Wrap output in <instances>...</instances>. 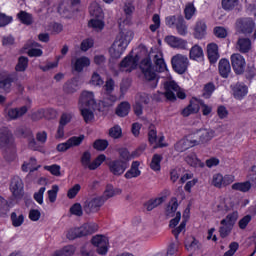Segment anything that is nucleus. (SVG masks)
<instances>
[{"label": "nucleus", "mask_w": 256, "mask_h": 256, "mask_svg": "<svg viewBox=\"0 0 256 256\" xmlns=\"http://www.w3.org/2000/svg\"><path fill=\"white\" fill-rule=\"evenodd\" d=\"M165 23L167 27H170V29L175 27L178 35H181V37H185L187 33H189V26H187L185 18L181 15L167 16Z\"/></svg>", "instance_id": "nucleus-5"}, {"label": "nucleus", "mask_w": 256, "mask_h": 256, "mask_svg": "<svg viewBox=\"0 0 256 256\" xmlns=\"http://www.w3.org/2000/svg\"><path fill=\"white\" fill-rule=\"evenodd\" d=\"M240 53H249L251 51V39L239 38L237 42Z\"/></svg>", "instance_id": "nucleus-45"}, {"label": "nucleus", "mask_w": 256, "mask_h": 256, "mask_svg": "<svg viewBox=\"0 0 256 256\" xmlns=\"http://www.w3.org/2000/svg\"><path fill=\"white\" fill-rule=\"evenodd\" d=\"M13 23V16H7V14L0 12V28L7 27Z\"/></svg>", "instance_id": "nucleus-61"}, {"label": "nucleus", "mask_w": 256, "mask_h": 256, "mask_svg": "<svg viewBox=\"0 0 256 256\" xmlns=\"http://www.w3.org/2000/svg\"><path fill=\"white\" fill-rule=\"evenodd\" d=\"M72 119H73V113L64 112L60 117L59 125H62L65 127L66 125H69V123H71Z\"/></svg>", "instance_id": "nucleus-63"}, {"label": "nucleus", "mask_w": 256, "mask_h": 256, "mask_svg": "<svg viewBox=\"0 0 256 256\" xmlns=\"http://www.w3.org/2000/svg\"><path fill=\"white\" fill-rule=\"evenodd\" d=\"M194 142L197 145H207L213 137H215V131L211 129H199L192 134Z\"/></svg>", "instance_id": "nucleus-10"}, {"label": "nucleus", "mask_w": 256, "mask_h": 256, "mask_svg": "<svg viewBox=\"0 0 256 256\" xmlns=\"http://www.w3.org/2000/svg\"><path fill=\"white\" fill-rule=\"evenodd\" d=\"M80 115L83 117L85 123H91L95 119V114L89 108H80Z\"/></svg>", "instance_id": "nucleus-48"}, {"label": "nucleus", "mask_w": 256, "mask_h": 256, "mask_svg": "<svg viewBox=\"0 0 256 256\" xmlns=\"http://www.w3.org/2000/svg\"><path fill=\"white\" fill-rule=\"evenodd\" d=\"M92 245L96 248L98 255L105 256L109 253V240L104 235H96L91 239Z\"/></svg>", "instance_id": "nucleus-11"}, {"label": "nucleus", "mask_w": 256, "mask_h": 256, "mask_svg": "<svg viewBox=\"0 0 256 256\" xmlns=\"http://www.w3.org/2000/svg\"><path fill=\"white\" fill-rule=\"evenodd\" d=\"M184 160L186 161L187 165H190V167H200L201 169L205 167V163L201 162L195 152L188 154Z\"/></svg>", "instance_id": "nucleus-29"}, {"label": "nucleus", "mask_w": 256, "mask_h": 256, "mask_svg": "<svg viewBox=\"0 0 256 256\" xmlns=\"http://www.w3.org/2000/svg\"><path fill=\"white\" fill-rule=\"evenodd\" d=\"M189 57L192 61H201L204 57L203 48L201 46L195 44L190 49Z\"/></svg>", "instance_id": "nucleus-31"}, {"label": "nucleus", "mask_w": 256, "mask_h": 256, "mask_svg": "<svg viewBox=\"0 0 256 256\" xmlns=\"http://www.w3.org/2000/svg\"><path fill=\"white\" fill-rule=\"evenodd\" d=\"M140 69L144 75L146 81H155L157 79V74L155 73V67L151 58H145L141 61Z\"/></svg>", "instance_id": "nucleus-13"}, {"label": "nucleus", "mask_w": 256, "mask_h": 256, "mask_svg": "<svg viewBox=\"0 0 256 256\" xmlns=\"http://www.w3.org/2000/svg\"><path fill=\"white\" fill-rule=\"evenodd\" d=\"M108 135L112 139H121V137L123 136V129H121V126L119 125H114L112 128L109 129Z\"/></svg>", "instance_id": "nucleus-50"}, {"label": "nucleus", "mask_w": 256, "mask_h": 256, "mask_svg": "<svg viewBox=\"0 0 256 256\" xmlns=\"http://www.w3.org/2000/svg\"><path fill=\"white\" fill-rule=\"evenodd\" d=\"M164 89L165 92L164 93H159L158 96H155L156 101H161V97H165L168 101H177V97L178 99H187V94L180 90L181 88L179 87V85L177 84V82H175V80L172 81H166L164 83ZM176 93V95H175Z\"/></svg>", "instance_id": "nucleus-3"}, {"label": "nucleus", "mask_w": 256, "mask_h": 256, "mask_svg": "<svg viewBox=\"0 0 256 256\" xmlns=\"http://www.w3.org/2000/svg\"><path fill=\"white\" fill-rule=\"evenodd\" d=\"M18 80L17 73H10L0 80V89L4 93H9L13 83Z\"/></svg>", "instance_id": "nucleus-21"}, {"label": "nucleus", "mask_w": 256, "mask_h": 256, "mask_svg": "<svg viewBox=\"0 0 256 256\" xmlns=\"http://www.w3.org/2000/svg\"><path fill=\"white\" fill-rule=\"evenodd\" d=\"M106 201L107 199H105V196H97L90 200H86L83 206L84 212L86 213V215L99 213V211H101V207L105 205Z\"/></svg>", "instance_id": "nucleus-8"}, {"label": "nucleus", "mask_w": 256, "mask_h": 256, "mask_svg": "<svg viewBox=\"0 0 256 256\" xmlns=\"http://www.w3.org/2000/svg\"><path fill=\"white\" fill-rule=\"evenodd\" d=\"M91 65V60L87 56H82L77 58L74 63V71L81 73L84 67H89Z\"/></svg>", "instance_id": "nucleus-33"}, {"label": "nucleus", "mask_w": 256, "mask_h": 256, "mask_svg": "<svg viewBox=\"0 0 256 256\" xmlns=\"http://www.w3.org/2000/svg\"><path fill=\"white\" fill-rule=\"evenodd\" d=\"M27 111V106H22L20 108H11L8 110V117L13 120L19 119V117H23V115H25Z\"/></svg>", "instance_id": "nucleus-39"}, {"label": "nucleus", "mask_w": 256, "mask_h": 256, "mask_svg": "<svg viewBox=\"0 0 256 256\" xmlns=\"http://www.w3.org/2000/svg\"><path fill=\"white\" fill-rule=\"evenodd\" d=\"M95 100H93V92L83 91L79 98L80 105L89 107Z\"/></svg>", "instance_id": "nucleus-42"}, {"label": "nucleus", "mask_w": 256, "mask_h": 256, "mask_svg": "<svg viewBox=\"0 0 256 256\" xmlns=\"http://www.w3.org/2000/svg\"><path fill=\"white\" fill-rule=\"evenodd\" d=\"M104 18H92L88 21L89 29H94V31H103L105 29Z\"/></svg>", "instance_id": "nucleus-38"}, {"label": "nucleus", "mask_w": 256, "mask_h": 256, "mask_svg": "<svg viewBox=\"0 0 256 256\" xmlns=\"http://www.w3.org/2000/svg\"><path fill=\"white\" fill-rule=\"evenodd\" d=\"M185 248L187 251H197V249H201V244L199 243V240L192 237L191 241L188 240L185 242Z\"/></svg>", "instance_id": "nucleus-54"}, {"label": "nucleus", "mask_w": 256, "mask_h": 256, "mask_svg": "<svg viewBox=\"0 0 256 256\" xmlns=\"http://www.w3.org/2000/svg\"><path fill=\"white\" fill-rule=\"evenodd\" d=\"M178 208H179V202L177 200V197L171 198L165 210L166 217H175V213L177 212Z\"/></svg>", "instance_id": "nucleus-34"}, {"label": "nucleus", "mask_w": 256, "mask_h": 256, "mask_svg": "<svg viewBox=\"0 0 256 256\" xmlns=\"http://www.w3.org/2000/svg\"><path fill=\"white\" fill-rule=\"evenodd\" d=\"M230 61L235 75H243L245 73V68L247 67L245 57H243L239 53L232 54L230 57Z\"/></svg>", "instance_id": "nucleus-12"}, {"label": "nucleus", "mask_w": 256, "mask_h": 256, "mask_svg": "<svg viewBox=\"0 0 256 256\" xmlns=\"http://www.w3.org/2000/svg\"><path fill=\"white\" fill-rule=\"evenodd\" d=\"M77 248L74 245H66L62 249L57 250L60 256H73Z\"/></svg>", "instance_id": "nucleus-51"}, {"label": "nucleus", "mask_w": 256, "mask_h": 256, "mask_svg": "<svg viewBox=\"0 0 256 256\" xmlns=\"http://www.w3.org/2000/svg\"><path fill=\"white\" fill-rule=\"evenodd\" d=\"M135 67H137V60L131 54L125 56L119 64V71L125 73H131L134 71Z\"/></svg>", "instance_id": "nucleus-19"}, {"label": "nucleus", "mask_w": 256, "mask_h": 256, "mask_svg": "<svg viewBox=\"0 0 256 256\" xmlns=\"http://www.w3.org/2000/svg\"><path fill=\"white\" fill-rule=\"evenodd\" d=\"M194 101H196L198 106L200 105V107L202 108V115H204V117H207V115H211V113L213 111V107L205 104V100L199 99V98H194Z\"/></svg>", "instance_id": "nucleus-47"}, {"label": "nucleus", "mask_w": 256, "mask_h": 256, "mask_svg": "<svg viewBox=\"0 0 256 256\" xmlns=\"http://www.w3.org/2000/svg\"><path fill=\"white\" fill-rule=\"evenodd\" d=\"M99 230V226L95 223H85L81 227L71 228L68 230L66 237L69 241H75L81 237H87V235H93Z\"/></svg>", "instance_id": "nucleus-4"}, {"label": "nucleus", "mask_w": 256, "mask_h": 256, "mask_svg": "<svg viewBox=\"0 0 256 256\" xmlns=\"http://www.w3.org/2000/svg\"><path fill=\"white\" fill-rule=\"evenodd\" d=\"M71 215H76V217H83V206L80 203H75L70 207Z\"/></svg>", "instance_id": "nucleus-62"}, {"label": "nucleus", "mask_w": 256, "mask_h": 256, "mask_svg": "<svg viewBox=\"0 0 256 256\" xmlns=\"http://www.w3.org/2000/svg\"><path fill=\"white\" fill-rule=\"evenodd\" d=\"M216 89H217V87L215 86V83H213V82L206 83L202 89L203 99H211V97H213V93H215Z\"/></svg>", "instance_id": "nucleus-41"}, {"label": "nucleus", "mask_w": 256, "mask_h": 256, "mask_svg": "<svg viewBox=\"0 0 256 256\" xmlns=\"http://www.w3.org/2000/svg\"><path fill=\"white\" fill-rule=\"evenodd\" d=\"M28 67H29V58L27 56H20L15 66V71L17 73H25Z\"/></svg>", "instance_id": "nucleus-40"}, {"label": "nucleus", "mask_w": 256, "mask_h": 256, "mask_svg": "<svg viewBox=\"0 0 256 256\" xmlns=\"http://www.w3.org/2000/svg\"><path fill=\"white\" fill-rule=\"evenodd\" d=\"M78 87H79V78L74 77V78L68 80L64 84L63 91H64V93H67V94L75 93V91H77Z\"/></svg>", "instance_id": "nucleus-30"}, {"label": "nucleus", "mask_w": 256, "mask_h": 256, "mask_svg": "<svg viewBox=\"0 0 256 256\" xmlns=\"http://www.w3.org/2000/svg\"><path fill=\"white\" fill-rule=\"evenodd\" d=\"M233 183V176L225 175L221 173H216L212 176L211 185L216 187V189H223V187H227Z\"/></svg>", "instance_id": "nucleus-16"}, {"label": "nucleus", "mask_w": 256, "mask_h": 256, "mask_svg": "<svg viewBox=\"0 0 256 256\" xmlns=\"http://www.w3.org/2000/svg\"><path fill=\"white\" fill-rule=\"evenodd\" d=\"M0 147L1 149H12L9 155H5L6 161H15L17 159V151L15 150V138L13 132L7 127L0 129Z\"/></svg>", "instance_id": "nucleus-2"}, {"label": "nucleus", "mask_w": 256, "mask_h": 256, "mask_svg": "<svg viewBox=\"0 0 256 256\" xmlns=\"http://www.w3.org/2000/svg\"><path fill=\"white\" fill-rule=\"evenodd\" d=\"M134 34L132 31L128 30L126 32H120L119 36L112 44L109 49V53L112 59H120L121 55L125 53V49L129 47V43L133 41Z\"/></svg>", "instance_id": "nucleus-1"}, {"label": "nucleus", "mask_w": 256, "mask_h": 256, "mask_svg": "<svg viewBox=\"0 0 256 256\" xmlns=\"http://www.w3.org/2000/svg\"><path fill=\"white\" fill-rule=\"evenodd\" d=\"M152 21L154 24H151L149 26V29L152 33H155L157 29L161 27V16H159V14H154L152 16Z\"/></svg>", "instance_id": "nucleus-58"}, {"label": "nucleus", "mask_w": 256, "mask_h": 256, "mask_svg": "<svg viewBox=\"0 0 256 256\" xmlns=\"http://www.w3.org/2000/svg\"><path fill=\"white\" fill-rule=\"evenodd\" d=\"M109 147V141L106 139H96L93 143V149L96 151H105Z\"/></svg>", "instance_id": "nucleus-53"}, {"label": "nucleus", "mask_w": 256, "mask_h": 256, "mask_svg": "<svg viewBox=\"0 0 256 256\" xmlns=\"http://www.w3.org/2000/svg\"><path fill=\"white\" fill-rule=\"evenodd\" d=\"M171 65L175 73L183 75L187 73V69H189V58L182 54H176L171 58Z\"/></svg>", "instance_id": "nucleus-9"}, {"label": "nucleus", "mask_w": 256, "mask_h": 256, "mask_svg": "<svg viewBox=\"0 0 256 256\" xmlns=\"http://www.w3.org/2000/svg\"><path fill=\"white\" fill-rule=\"evenodd\" d=\"M108 169L109 172L114 175V177H121L125 171H127L128 164L127 162L121 160V159H116L108 162Z\"/></svg>", "instance_id": "nucleus-14"}, {"label": "nucleus", "mask_w": 256, "mask_h": 256, "mask_svg": "<svg viewBox=\"0 0 256 256\" xmlns=\"http://www.w3.org/2000/svg\"><path fill=\"white\" fill-rule=\"evenodd\" d=\"M10 219L12 221L13 227H21L23 223H25V216H23V214L17 216V213L12 212Z\"/></svg>", "instance_id": "nucleus-49"}, {"label": "nucleus", "mask_w": 256, "mask_h": 256, "mask_svg": "<svg viewBox=\"0 0 256 256\" xmlns=\"http://www.w3.org/2000/svg\"><path fill=\"white\" fill-rule=\"evenodd\" d=\"M161 161H163V155L154 154L150 163V169L152 171H161Z\"/></svg>", "instance_id": "nucleus-46"}, {"label": "nucleus", "mask_w": 256, "mask_h": 256, "mask_svg": "<svg viewBox=\"0 0 256 256\" xmlns=\"http://www.w3.org/2000/svg\"><path fill=\"white\" fill-rule=\"evenodd\" d=\"M218 73L222 79H229V75H231V62H229V59L222 58L219 60Z\"/></svg>", "instance_id": "nucleus-22"}, {"label": "nucleus", "mask_w": 256, "mask_h": 256, "mask_svg": "<svg viewBox=\"0 0 256 256\" xmlns=\"http://www.w3.org/2000/svg\"><path fill=\"white\" fill-rule=\"evenodd\" d=\"M237 219H239V212L234 211L232 213H229L225 219H222L220 221V225H230L233 227L235 223H237Z\"/></svg>", "instance_id": "nucleus-44"}, {"label": "nucleus", "mask_w": 256, "mask_h": 256, "mask_svg": "<svg viewBox=\"0 0 256 256\" xmlns=\"http://www.w3.org/2000/svg\"><path fill=\"white\" fill-rule=\"evenodd\" d=\"M251 181L247 180L245 182H236L232 184L231 189L233 191H240L241 193H249L251 191Z\"/></svg>", "instance_id": "nucleus-35"}, {"label": "nucleus", "mask_w": 256, "mask_h": 256, "mask_svg": "<svg viewBox=\"0 0 256 256\" xmlns=\"http://www.w3.org/2000/svg\"><path fill=\"white\" fill-rule=\"evenodd\" d=\"M18 21L22 23V25H33V14L28 13L27 11L21 10L17 15H16Z\"/></svg>", "instance_id": "nucleus-36"}, {"label": "nucleus", "mask_w": 256, "mask_h": 256, "mask_svg": "<svg viewBox=\"0 0 256 256\" xmlns=\"http://www.w3.org/2000/svg\"><path fill=\"white\" fill-rule=\"evenodd\" d=\"M165 41L174 49H187V40L176 36H166Z\"/></svg>", "instance_id": "nucleus-24"}, {"label": "nucleus", "mask_w": 256, "mask_h": 256, "mask_svg": "<svg viewBox=\"0 0 256 256\" xmlns=\"http://www.w3.org/2000/svg\"><path fill=\"white\" fill-rule=\"evenodd\" d=\"M135 102L139 103L140 105H149L151 98H149V94L140 92L137 94Z\"/></svg>", "instance_id": "nucleus-56"}, {"label": "nucleus", "mask_w": 256, "mask_h": 256, "mask_svg": "<svg viewBox=\"0 0 256 256\" xmlns=\"http://www.w3.org/2000/svg\"><path fill=\"white\" fill-rule=\"evenodd\" d=\"M221 225L222 226H220L219 228L220 237L222 239H225V237H229V234L231 233L233 226L229 224H221Z\"/></svg>", "instance_id": "nucleus-60"}, {"label": "nucleus", "mask_w": 256, "mask_h": 256, "mask_svg": "<svg viewBox=\"0 0 256 256\" xmlns=\"http://www.w3.org/2000/svg\"><path fill=\"white\" fill-rule=\"evenodd\" d=\"M155 71L157 73H165L167 71V63H165V59L162 54H156L153 58Z\"/></svg>", "instance_id": "nucleus-28"}, {"label": "nucleus", "mask_w": 256, "mask_h": 256, "mask_svg": "<svg viewBox=\"0 0 256 256\" xmlns=\"http://www.w3.org/2000/svg\"><path fill=\"white\" fill-rule=\"evenodd\" d=\"M191 147H197V143L195 142L193 134H190L187 137L182 138L174 145V149L178 153H184V151H187V149H191Z\"/></svg>", "instance_id": "nucleus-17"}, {"label": "nucleus", "mask_w": 256, "mask_h": 256, "mask_svg": "<svg viewBox=\"0 0 256 256\" xmlns=\"http://www.w3.org/2000/svg\"><path fill=\"white\" fill-rule=\"evenodd\" d=\"M140 165L141 162L133 161L130 169L124 174L125 179H137V177H141Z\"/></svg>", "instance_id": "nucleus-25"}, {"label": "nucleus", "mask_w": 256, "mask_h": 256, "mask_svg": "<svg viewBox=\"0 0 256 256\" xmlns=\"http://www.w3.org/2000/svg\"><path fill=\"white\" fill-rule=\"evenodd\" d=\"M189 219V215L183 214V221L180 225L172 230V235H174L176 241L179 240V235L185 231V227H187V220Z\"/></svg>", "instance_id": "nucleus-43"}, {"label": "nucleus", "mask_w": 256, "mask_h": 256, "mask_svg": "<svg viewBox=\"0 0 256 256\" xmlns=\"http://www.w3.org/2000/svg\"><path fill=\"white\" fill-rule=\"evenodd\" d=\"M234 99L237 101H243L249 94V87L245 82H237L230 86Z\"/></svg>", "instance_id": "nucleus-15"}, {"label": "nucleus", "mask_w": 256, "mask_h": 256, "mask_svg": "<svg viewBox=\"0 0 256 256\" xmlns=\"http://www.w3.org/2000/svg\"><path fill=\"white\" fill-rule=\"evenodd\" d=\"M179 247L175 243H171L167 249V256H180Z\"/></svg>", "instance_id": "nucleus-64"}, {"label": "nucleus", "mask_w": 256, "mask_h": 256, "mask_svg": "<svg viewBox=\"0 0 256 256\" xmlns=\"http://www.w3.org/2000/svg\"><path fill=\"white\" fill-rule=\"evenodd\" d=\"M59 193V186L53 185L51 190L47 191L48 200L50 203H55L57 201V194Z\"/></svg>", "instance_id": "nucleus-59"}, {"label": "nucleus", "mask_w": 256, "mask_h": 256, "mask_svg": "<svg viewBox=\"0 0 256 256\" xmlns=\"http://www.w3.org/2000/svg\"><path fill=\"white\" fill-rule=\"evenodd\" d=\"M236 33L249 37L255 31V20L251 17H241L235 23Z\"/></svg>", "instance_id": "nucleus-7"}, {"label": "nucleus", "mask_w": 256, "mask_h": 256, "mask_svg": "<svg viewBox=\"0 0 256 256\" xmlns=\"http://www.w3.org/2000/svg\"><path fill=\"white\" fill-rule=\"evenodd\" d=\"M165 202V197L152 198L144 203L146 211H153V209L159 207V205Z\"/></svg>", "instance_id": "nucleus-37"}, {"label": "nucleus", "mask_w": 256, "mask_h": 256, "mask_svg": "<svg viewBox=\"0 0 256 256\" xmlns=\"http://www.w3.org/2000/svg\"><path fill=\"white\" fill-rule=\"evenodd\" d=\"M207 35V23L205 20H198L194 26V32L193 36L194 39H205V36Z\"/></svg>", "instance_id": "nucleus-23"}, {"label": "nucleus", "mask_w": 256, "mask_h": 256, "mask_svg": "<svg viewBox=\"0 0 256 256\" xmlns=\"http://www.w3.org/2000/svg\"><path fill=\"white\" fill-rule=\"evenodd\" d=\"M107 156L105 154L98 155L92 162H91V152L85 151L83 152L80 163L83 169H89V171H95L105 163Z\"/></svg>", "instance_id": "nucleus-6"}, {"label": "nucleus", "mask_w": 256, "mask_h": 256, "mask_svg": "<svg viewBox=\"0 0 256 256\" xmlns=\"http://www.w3.org/2000/svg\"><path fill=\"white\" fill-rule=\"evenodd\" d=\"M200 107L197 101H195V98L193 100L189 101V104L182 109L181 115L183 117H189V115H195L199 111Z\"/></svg>", "instance_id": "nucleus-26"}, {"label": "nucleus", "mask_w": 256, "mask_h": 256, "mask_svg": "<svg viewBox=\"0 0 256 256\" xmlns=\"http://www.w3.org/2000/svg\"><path fill=\"white\" fill-rule=\"evenodd\" d=\"M129 111H131V104L127 101H123L116 107L115 114L118 117H127Z\"/></svg>", "instance_id": "nucleus-32"}, {"label": "nucleus", "mask_w": 256, "mask_h": 256, "mask_svg": "<svg viewBox=\"0 0 256 256\" xmlns=\"http://www.w3.org/2000/svg\"><path fill=\"white\" fill-rule=\"evenodd\" d=\"M220 57L221 54H219V45H217L215 42L209 43L207 45V58L210 65H215V63L219 61Z\"/></svg>", "instance_id": "nucleus-20"}, {"label": "nucleus", "mask_w": 256, "mask_h": 256, "mask_svg": "<svg viewBox=\"0 0 256 256\" xmlns=\"http://www.w3.org/2000/svg\"><path fill=\"white\" fill-rule=\"evenodd\" d=\"M239 5V0H222V9L224 11H233Z\"/></svg>", "instance_id": "nucleus-55"}, {"label": "nucleus", "mask_w": 256, "mask_h": 256, "mask_svg": "<svg viewBox=\"0 0 256 256\" xmlns=\"http://www.w3.org/2000/svg\"><path fill=\"white\" fill-rule=\"evenodd\" d=\"M10 191L14 199H17V200L23 199V195L25 193L23 180L19 177L13 178L10 184Z\"/></svg>", "instance_id": "nucleus-18"}, {"label": "nucleus", "mask_w": 256, "mask_h": 256, "mask_svg": "<svg viewBox=\"0 0 256 256\" xmlns=\"http://www.w3.org/2000/svg\"><path fill=\"white\" fill-rule=\"evenodd\" d=\"M89 14L94 19H105V13H103V8L97 3L92 2L89 6Z\"/></svg>", "instance_id": "nucleus-27"}, {"label": "nucleus", "mask_w": 256, "mask_h": 256, "mask_svg": "<svg viewBox=\"0 0 256 256\" xmlns=\"http://www.w3.org/2000/svg\"><path fill=\"white\" fill-rule=\"evenodd\" d=\"M67 141L70 149L71 147H79V145L85 141V135L81 134L79 136H72Z\"/></svg>", "instance_id": "nucleus-52"}, {"label": "nucleus", "mask_w": 256, "mask_h": 256, "mask_svg": "<svg viewBox=\"0 0 256 256\" xmlns=\"http://www.w3.org/2000/svg\"><path fill=\"white\" fill-rule=\"evenodd\" d=\"M213 33L217 39H226L228 35L227 29L223 26L214 27Z\"/></svg>", "instance_id": "nucleus-57"}]
</instances>
